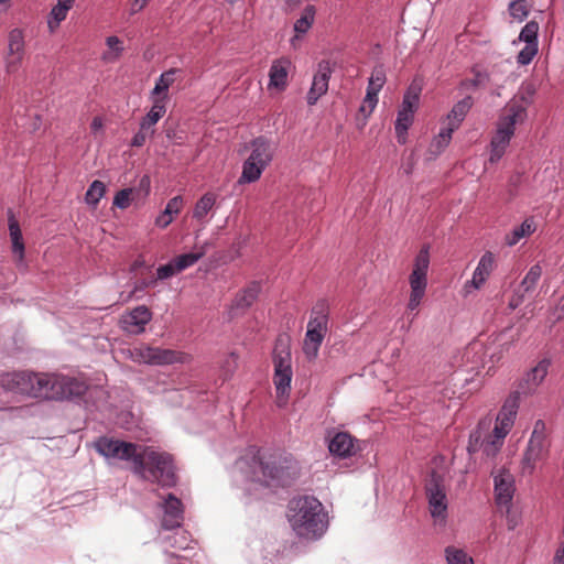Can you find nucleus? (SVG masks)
<instances>
[{"label":"nucleus","mask_w":564,"mask_h":564,"mask_svg":"<svg viewBox=\"0 0 564 564\" xmlns=\"http://www.w3.org/2000/svg\"><path fill=\"white\" fill-rule=\"evenodd\" d=\"M149 135H151L149 130H142L140 128V130L132 138L131 145L142 147L145 143Z\"/></svg>","instance_id":"obj_53"},{"label":"nucleus","mask_w":564,"mask_h":564,"mask_svg":"<svg viewBox=\"0 0 564 564\" xmlns=\"http://www.w3.org/2000/svg\"><path fill=\"white\" fill-rule=\"evenodd\" d=\"M175 73H176L175 69H170V70L161 74V76L156 80L155 86L151 93L152 100L154 98L165 97V102L167 101V90L174 82Z\"/></svg>","instance_id":"obj_34"},{"label":"nucleus","mask_w":564,"mask_h":564,"mask_svg":"<svg viewBox=\"0 0 564 564\" xmlns=\"http://www.w3.org/2000/svg\"><path fill=\"white\" fill-rule=\"evenodd\" d=\"M105 194L106 185L101 181L96 180L89 185L85 194V202L87 205L95 208Z\"/></svg>","instance_id":"obj_37"},{"label":"nucleus","mask_w":564,"mask_h":564,"mask_svg":"<svg viewBox=\"0 0 564 564\" xmlns=\"http://www.w3.org/2000/svg\"><path fill=\"white\" fill-rule=\"evenodd\" d=\"M519 409L518 392L510 394L505 401L500 412L497 415V422L506 427H512Z\"/></svg>","instance_id":"obj_29"},{"label":"nucleus","mask_w":564,"mask_h":564,"mask_svg":"<svg viewBox=\"0 0 564 564\" xmlns=\"http://www.w3.org/2000/svg\"><path fill=\"white\" fill-rule=\"evenodd\" d=\"M547 455V444L529 440L521 460L522 474L532 475L538 462Z\"/></svg>","instance_id":"obj_22"},{"label":"nucleus","mask_w":564,"mask_h":564,"mask_svg":"<svg viewBox=\"0 0 564 564\" xmlns=\"http://www.w3.org/2000/svg\"><path fill=\"white\" fill-rule=\"evenodd\" d=\"M539 24L535 21L528 22L521 30L518 41L524 44H538Z\"/></svg>","instance_id":"obj_41"},{"label":"nucleus","mask_w":564,"mask_h":564,"mask_svg":"<svg viewBox=\"0 0 564 564\" xmlns=\"http://www.w3.org/2000/svg\"><path fill=\"white\" fill-rule=\"evenodd\" d=\"M420 94L421 88L416 85H411L404 94L401 108L398 111L394 128L398 142L401 144L406 141L408 130L413 122L414 112L419 106Z\"/></svg>","instance_id":"obj_9"},{"label":"nucleus","mask_w":564,"mask_h":564,"mask_svg":"<svg viewBox=\"0 0 564 564\" xmlns=\"http://www.w3.org/2000/svg\"><path fill=\"white\" fill-rule=\"evenodd\" d=\"M291 61L289 58L274 59L269 70L268 90L281 93L288 86V75Z\"/></svg>","instance_id":"obj_19"},{"label":"nucleus","mask_w":564,"mask_h":564,"mask_svg":"<svg viewBox=\"0 0 564 564\" xmlns=\"http://www.w3.org/2000/svg\"><path fill=\"white\" fill-rule=\"evenodd\" d=\"M90 132L95 139L101 140L105 135L104 119L99 116L93 118L90 122Z\"/></svg>","instance_id":"obj_49"},{"label":"nucleus","mask_w":564,"mask_h":564,"mask_svg":"<svg viewBox=\"0 0 564 564\" xmlns=\"http://www.w3.org/2000/svg\"><path fill=\"white\" fill-rule=\"evenodd\" d=\"M74 2L75 0H57L56 4L69 11L73 8Z\"/></svg>","instance_id":"obj_62"},{"label":"nucleus","mask_w":564,"mask_h":564,"mask_svg":"<svg viewBox=\"0 0 564 564\" xmlns=\"http://www.w3.org/2000/svg\"><path fill=\"white\" fill-rule=\"evenodd\" d=\"M172 221L173 218L164 210L155 218V225L160 228H166Z\"/></svg>","instance_id":"obj_55"},{"label":"nucleus","mask_w":564,"mask_h":564,"mask_svg":"<svg viewBox=\"0 0 564 564\" xmlns=\"http://www.w3.org/2000/svg\"><path fill=\"white\" fill-rule=\"evenodd\" d=\"M33 372L15 371L1 376V387L8 391L30 395Z\"/></svg>","instance_id":"obj_21"},{"label":"nucleus","mask_w":564,"mask_h":564,"mask_svg":"<svg viewBox=\"0 0 564 564\" xmlns=\"http://www.w3.org/2000/svg\"><path fill=\"white\" fill-rule=\"evenodd\" d=\"M542 275V268L539 263L532 265L520 283L519 290L523 293L533 291Z\"/></svg>","instance_id":"obj_36"},{"label":"nucleus","mask_w":564,"mask_h":564,"mask_svg":"<svg viewBox=\"0 0 564 564\" xmlns=\"http://www.w3.org/2000/svg\"><path fill=\"white\" fill-rule=\"evenodd\" d=\"M134 193V188H123L119 191L115 197L112 205L113 207H117L119 209H126L130 206L131 203V196Z\"/></svg>","instance_id":"obj_44"},{"label":"nucleus","mask_w":564,"mask_h":564,"mask_svg":"<svg viewBox=\"0 0 564 564\" xmlns=\"http://www.w3.org/2000/svg\"><path fill=\"white\" fill-rule=\"evenodd\" d=\"M106 45L107 50L102 53L101 59L107 64L117 62L124 50L122 41L118 36L111 35L106 39Z\"/></svg>","instance_id":"obj_33"},{"label":"nucleus","mask_w":564,"mask_h":564,"mask_svg":"<svg viewBox=\"0 0 564 564\" xmlns=\"http://www.w3.org/2000/svg\"><path fill=\"white\" fill-rule=\"evenodd\" d=\"M430 267V253L429 249H421L416 254L413 269L409 276V283L411 288L410 299L408 308L411 311L416 310L422 299L425 295L427 286V271Z\"/></svg>","instance_id":"obj_8"},{"label":"nucleus","mask_w":564,"mask_h":564,"mask_svg":"<svg viewBox=\"0 0 564 564\" xmlns=\"http://www.w3.org/2000/svg\"><path fill=\"white\" fill-rule=\"evenodd\" d=\"M87 386L84 381L67 376H56L54 400H64L82 397Z\"/></svg>","instance_id":"obj_17"},{"label":"nucleus","mask_w":564,"mask_h":564,"mask_svg":"<svg viewBox=\"0 0 564 564\" xmlns=\"http://www.w3.org/2000/svg\"><path fill=\"white\" fill-rule=\"evenodd\" d=\"M315 13L316 9L314 6L308 4L304 8L301 17L294 23V31L296 35L291 40V44L293 46H295L300 35L305 34L311 29L315 20Z\"/></svg>","instance_id":"obj_31"},{"label":"nucleus","mask_w":564,"mask_h":564,"mask_svg":"<svg viewBox=\"0 0 564 564\" xmlns=\"http://www.w3.org/2000/svg\"><path fill=\"white\" fill-rule=\"evenodd\" d=\"M501 446H502L501 442H499L497 440H491V437L482 441V443H481L482 452L487 457L496 456V454L500 451Z\"/></svg>","instance_id":"obj_48"},{"label":"nucleus","mask_w":564,"mask_h":564,"mask_svg":"<svg viewBox=\"0 0 564 564\" xmlns=\"http://www.w3.org/2000/svg\"><path fill=\"white\" fill-rule=\"evenodd\" d=\"M326 332L327 315L319 314L308 321L303 345V351L308 360H314L317 357Z\"/></svg>","instance_id":"obj_12"},{"label":"nucleus","mask_w":564,"mask_h":564,"mask_svg":"<svg viewBox=\"0 0 564 564\" xmlns=\"http://www.w3.org/2000/svg\"><path fill=\"white\" fill-rule=\"evenodd\" d=\"M24 55V36L23 32L14 29L9 33L8 39V59L7 70L14 72L21 63Z\"/></svg>","instance_id":"obj_23"},{"label":"nucleus","mask_w":564,"mask_h":564,"mask_svg":"<svg viewBox=\"0 0 564 564\" xmlns=\"http://www.w3.org/2000/svg\"><path fill=\"white\" fill-rule=\"evenodd\" d=\"M151 268V264H147L145 260L142 257H139L131 263L130 271L134 274H143L144 272L150 271Z\"/></svg>","instance_id":"obj_51"},{"label":"nucleus","mask_w":564,"mask_h":564,"mask_svg":"<svg viewBox=\"0 0 564 564\" xmlns=\"http://www.w3.org/2000/svg\"><path fill=\"white\" fill-rule=\"evenodd\" d=\"M550 361L546 359L541 360L535 367L525 373L522 380L519 382V389L516 391L518 395L531 394L542 383L547 375Z\"/></svg>","instance_id":"obj_18"},{"label":"nucleus","mask_w":564,"mask_h":564,"mask_svg":"<svg viewBox=\"0 0 564 564\" xmlns=\"http://www.w3.org/2000/svg\"><path fill=\"white\" fill-rule=\"evenodd\" d=\"M183 206H184V199L182 196L178 195V196L171 198L167 202V204L164 208V212H165V214H169L174 219V217L180 214Z\"/></svg>","instance_id":"obj_46"},{"label":"nucleus","mask_w":564,"mask_h":564,"mask_svg":"<svg viewBox=\"0 0 564 564\" xmlns=\"http://www.w3.org/2000/svg\"><path fill=\"white\" fill-rule=\"evenodd\" d=\"M67 13H68V10L62 8V7H58L57 4H55L48 17H47V28L50 30L51 33H54L62 21H64L67 17Z\"/></svg>","instance_id":"obj_42"},{"label":"nucleus","mask_w":564,"mask_h":564,"mask_svg":"<svg viewBox=\"0 0 564 564\" xmlns=\"http://www.w3.org/2000/svg\"><path fill=\"white\" fill-rule=\"evenodd\" d=\"M357 440L347 432H337L328 442L329 453L340 459L349 458L357 452Z\"/></svg>","instance_id":"obj_20"},{"label":"nucleus","mask_w":564,"mask_h":564,"mask_svg":"<svg viewBox=\"0 0 564 564\" xmlns=\"http://www.w3.org/2000/svg\"><path fill=\"white\" fill-rule=\"evenodd\" d=\"M369 83L373 84L376 87H381L386 83V74L384 70L381 67H377L373 69Z\"/></svg>","instance_id":"obj_52"},{"label":"nucleus","mask_w":564,"mask_h":564,"mask_svg":"<svg viewBox=\"0 0 564 564\" xmlns=\"http://www.w3.org/2000/svg\"><path fill=\"white\" fill-rule=\"evenodd\" d=\"M178 274V271L175 269V264L173 260L167 263L160 265L156 270V281L158 280H166L173 275Z\"/></svg>","instance_id":"obj_47"},{"label":"nucleus","mask_w":564,"mask_h":564,"mask_svg":"<svg viewBox=\"0 0 564 564\" xmlns=\"http://www.w3.org/2000/svg\"><path fill=\"white\" fill-rule=\"evenodd\" d=\"M264 478L282 487L290 486L300 477L301 465L292 455L253 456Z\"/></svg>","instance_id":"obj_5"},{"label":"nucleus","mask_w":564,"mask_h":564,"mask_svg":"<svg viewBox=\"0 0 564 564\" xmlns=\"http://www.w3.org/2000/svg\"><path fill=\"white\" fill-rule=\"evenodd\" d=\"M431 516L434 519H445L447 514V498L444 487V478L436 470H432L425 485Z\"/></svg>","instance_id":"obj_11"},{"label":"nucleus","mask_w":564,"mask_h":564,"mask_svg":"<svg viewBox=\"0 0 564 564\" xmlns=\"http://www.w3.org/2000/svg\"><path fill=\"white\" fill-rule=\"evenodd\" d=\"M272 361L274 366L273 384L276 391V404L281 408L285 405L289 399L293 377L291 347L286 337H279L275 340Z\"/></svg>","instance_id":"obj_4"},{"label":"nucleus","mask_w":564,"mask_h":564,"mask_svg":"<svg viewBox=\"0 0 564 564\" xmlns=\"http://www.w3.org/2000/svg\"><path fill=\"white\" fill-rule=\"evenodd\" d=\"M167 564H193V562L188 557L178 556L174 553H169Z\"/></svg>","instance_id":"obj_56"},{"label":"nucleus","mask_w":564,"mask_h":564,"mask_svg":"<svg viewBox=\"0 0 564 564\" xmlns=\"http://www.w3.org/2000/svg\"><path fill=\"white\" fill-rule=\"evenodd\" d=\"M274 145L267 139L260 137L250 143V154L242 164V172L239 176V184L257 182L267 166L273 159Z\"/></svg>","instance_id":"obj_6"},{"label":"nucleus","mask_w":564,"mask_h":564,"mask_svg":"<svg viewBox=\"0 0 564 564\" xmlns=\"http://www.w3.org/2000/svg\"><path fill=\"white\" fill-rule=\"evenodd\" d=\"M215 196L213 194L203 195L195 205L193 217L198 221H203L206 215L215 205Z\"/></svg>","instance_id":"obj_38"},{"label":"nucleus","mask_w":564,"mask_h":564,"mask_svg":"<svg viewBox=\"0 0 564 564\" xmlns=\"http://www.w3.org/2000/svg\"><path fill=\"white\" fill-rule=\"evenodd\" d=\"M471 107L473 98L470 96H467L462 100L457 101L453 106L449 113L446 116L444 126L447 128H453V131L457 130Z\"/></svg>","instance_id":"obj_26"},{"label":"nucleus","mask_w":564,"mask_h":564,"mask_svg":"<svg viewBox=\"0 0 564 564\" xmlns=\"http://www.w3.org/2000/svg\"><path fill=\"white\" fill-rule=\"evenodd\" d=\"M510 430H511V427L503 429L502 424L496 422V425H495V429H494V438L492 440H497V441L503 443V438L508 435Z\"/></svg>","instance_id":"obj_54"},{"label":"nucleus","mask_w":564,"mask_h":564,"mask_svg":"<svg viewBox=\"0 0 564 564\" xmlns=\"http://www.w3.org/2000/svg\"><path fill=\"white\" fill-rule=\"evenodd\" d=\"M261 292V283L251 281L246 288L237 293L232 302V307L246 311L252 306Z\"/></svg>","instance_id":"obj_27"},{"label":"nucleus","mask_w":564,"mask_h":564,"mask_svg":"<svg viewBox=\"0 0 564 564\" xmlns=\"http://www.w3.org/2000/svg\"><path fill=\"white\" fill-rule=\"evenodd\" d=\"M495 500L498 506H509L516 491L514 478L507 469H501L494 477Z\"/></svg>","instance_id":"obj_15"},{"label":"nucleus","mask_w":564,"mask_h":564,"mask_svg":"<svg viewBox=\"0 0 564 564\" xmlns=\"http://www.w3.org/2000/svg\"><path fill=\"white\" fill-rule=\"evenodd\" d=\"M166 112L165 97L154 98L153 105L145 117L142 118L140 126L142 130H149L151 137L154 134V126Z\"/></svg>","instance_id":"obj_28"},{"label":"nucleus","mask_w":564,"mask_h":564,"mask_svg":"<svg viewBox=\"0 0 564 564\" xmlns=\"http://www.w3.org/2000/svg\"><path fill=\"white\" fill-rule=\"evenodd\" d=\"M380 90H381V87H376L373 84L368 83V87H367V93L366 94L378 96Z\"/></svg>","instance_id":"obj_64"},{"label":"nucleus","mask_w":564,"mask_h":564,"mask_svg":"<svg viewBox=\"0 0 564 564\" xmlns=\"http://www.w3.org/2000/svg\"><path fill=\"white\" fill-rule=\"evenodd\" d=\"M8 230L11 239V247H24L22 239V231L19 220L17 219L12 209H8Z\"/></svg>","instance_id":"obj_35"},{"label":"nucleus","mask_w":564,"mask_h":564,"mask_svg":"<svg viewBox=\"0 0 564 564\" xmlns=\"http://www.w3.org/2000/svg\"><path fill=\"white\" fill-rule=\"evenodd\" d=\"M30 397L54 400L56 376L46 373H34L31 378Z\"/></svg>","instance_id":"obj_24"},{"label":"nucleus","mask_w":564,"mask_h":564,"mask_svg":"<svg viewBox=\"0 0 564 564\" xmlns=\"http://www.w3.org/2000/svg\"><path fill=\"white\" fill-rule=\"evenodd\" d=\"M538 226L533 217L524 219L522 224L514 227L512 231L506 236V243L509 247L516 246L521 242L522 239L530 237L535 232Z\"/></svg>","instance_id":"obj_30"},{"label":"nucleus","mask_w":564,"mask_h":564,"mask_svg":"<svg viewBox=\"0 0 564 564\" xmlns=\"http://www.w3.org/2000/svg\"><path fill=\"white\" fill-rule=\"evenodd\" d=\"M95 448L100 455L108 459L132 460V471H142L141 457L138 452L139 446L134 443L100 436L95 442Z\"/></svg>","instance_id":"obj_7"},{"label":"nucleus","mask_w":564,"mask_h":564,"mask_svg":"<svg viewBox=\"0 0 564 564\" xmlns=\"http://www.w3.org/2000/svg\"><path fill=\"white\" fill-rule=\"evenodd\" d=\"M148 1L149 0H133V2L131 4L132 13H135V12H139L140 10H142L147 6Z\"/></svg>","instance_id":"obj_59"},{"label":"nucleus","mask_w":564,"mask_h":564,"mask_svg":"<svg viewBox=\"0 0 564 564\" xmlns=\"http://www.w3.org/2000/svg\"><path fill=\"white\" fill-rule=\"evenodd\" d=\"M132 358L137 362H143L151 366H167L176 362H183L184 354L160 347L141 346L134 348Z\"/></svg>","instance_id":"obj_10"},{"label":"nucleus","mask_w":564,"mask_h":564,"mask_svg":"<svg viewBox=\"0 0 564 564\" xmlns=\"http://www.w3.org/2000/svg\"><path fill=\"white\" fill-rule=\"evenodd\" d=\"M155 283H156V279H151V280L143 279V280H140V281H138L135 283L132 293H134L137 291H143L147 288L153 286Z\"/></svg>","instance_id":"obj_57"},{"label":"nucleus","mask_w":564,"mask_h":564,"mask_svg":"<svg viewBox=\"0 0 564 564\" xmlns=\"http://www.w3.org/2000/svg\"><path fill=\"white\" fill-rule=\"evenodd\" d=\"M517 294H518L517 300L512 299L510 304H509L512 308H516L522 302V300H523V297L525 295V293H523L520 290L517 291Z\"/></svg>","instance_id":"obj_60"},{"label":"nucleus","mask_w":564,"mask_h":564,"mask_svg":"<svg viewBox=\"0 0 564 564\" xmlns=\"http://www.w3.org/2000/svg\"><path fill=\"white\" fill-rule=\"evenodd\" d=\"M152 319V313L145 305L134 307L131 312L121 317L122 328L130 334H141L145 325Z\"/></svg>","instance_id":"obj_16"},{"label":"nucleus","mask_w":564,"mask_h":564,"mask_svg":"<svg viewBox=\"0 0 564 564\" xmlns=\"http://www.w3.org/2000/svg\"><path fill=\"white\" fill-rule=\"evenodd\" d=\"M24 250L25 249H12L13 251V258L17 262H22L24 258Z\"/></svg>","instance_id":"obj_63"},{"label":"nucleus","mask_w":564,"mask_h":564,"mask_svg":"<svg viewBox=\"0 0 564 564\" xmlns=\"http://www.w3.org/2000/svg\"><path fill=\"white\" fill-rule=\"evenodd\" d=\"M330 75L332 68L329 62H319L313 77L312 86L307 93L306 99L308 105H315L317 100L327 93Z\"/></svg>","instance_id":"obj_13"},{"label":"nucleus","mask_w":564,"mask_h":564,"mask_svg":"<svg viewBox=\"0 0 564 564\" xmlns=\"http://www.w3.org/2000/svg\"><path fill=\"white\" fill-rule=\"evenodd\" d=\"M510 15L518 20L523 21L528 17V4L525 0H514L509 6Z\"/></svg>","instance_id":"obj_43"},{"label":"nucleus","mask_w":564,"mask_h":564,"mask_svg":"<svg viewBox=\"0 0 564 564\" xmlns=\"http://www.w3.org/2000/svg\"><path fill=\"white\" fill-rule=\"evenodd\" d=\"M534 91L532 85L522 86L520 91L501 109L496 131L490 141L489 161L491 163L498 162L503 156L514 135L516 126L525 121L527 110L532 102Z\"/></svg>","instance_id":"obj_1"},{"label":"nucleus","mask_w":564,"mask_h":564,"mask_svg":"<svg viewBox=\"0 0 564 564\" xmlns=\"http://www.w3.org/2000/svg\"><path fill=\"white\" fill-rule=\"evenodd\" d=\"M536 54L538 44H525L524 47L519 52L517 62L523 66L529 65Z\"/></svg>","instance_id":"obj_45"},{"label":"nucleus","mask_w":564,"mask_h":564,"mask_svg":"<svg viewBox=\"0 0 564 564\" xmlns=\"http://www.w3.org/2000/svg\"><path fill=\"white\" fill-rule=\"evenodd\" d=\"M495 265L494 254L486 252L479 260L476 270L474 271L473 279L465 283L466 292L469 288L478 290L488 279Z\"/></svg>","instance_id":"obj_25"},{"label":"nucleus","mask_w":564,"mask_h":564,"mask_svg":"<svg viewBox=\"0 0 564 564\" xmlns=\"http://www.w3.org/2000/svg\"><path fill=\"white\" fill-rule=\"evenodd\" d=\"M453 128L442 127L438 134L432 140L429 147L430 158L438 156L449 144L453 134Z\"/></svg>","instance_id":"obj_32"},{"label":"nucleus","mask_w":564,"mask_h":564,"mask_svg":"<svg viewBox=\"0 0 564 564\" xmlns=\"http://www.w3.org/2000/svg\"><path fill=\"white\" fill-rule=\"evenodd\" d=\"M364 101L368 104V113H371L378 104V96L366 94Z\"/></svg>","instance_id":"obj_58"},{"label":"nucleus","mask_w":564,"mask_h":564,"mask_svg":"<svg viewBox=\"0 0 564 564\" xmlns=\"http://www.w3.org/2000/svg\"><path fill=\"white\" fill-rule=\"evenodd\" d=\"M445 556L447 564H474V560L464 550L456 549L455 546H447L445 549Z\"/></svg>","instance_id":"obj_39"},{"label":"nucleus","mask_w":564,"mask_h":564,"mask_svg":"<svg viewBox=\"0 0 564 564\" xmlns=\"http://www.w3.org/2000/svg\"><path fill=\"white\" fill-rule=\"evenodd\" d=\"M204 256V252H188L181 256H177L176 258L172 259L176 271L182 272L185 269L194 265L202 257Z\"/></svg>","instance_id":"obj_40"},{"label":"nucleus","mask_w":564,"mask_h":564,"mask_svg":"<svg viewBox=\"0 0 564 564\" xmlns=\"http://www.w3.org/2000/svg\"><path fill=\"white\" fill-rule=\"evenodd\" d=\"M292 529L308 540L319 539L327 529V514L318 499L311 496L294 498L289 505Z\"/></svg>","instance_id":"obj_2"},{"label":"nucleus","mask_w":564,"mask_h":564,"mask_svg":"<svg viewBox=\"0 0 564 564\" xmlns=\"http://www.w3.org/2000/svg\"><path fill=\"white\" fill-rule=\"evenodd\" d=\"M163 519L162 527L165 530L180 528L184 519L183 502L175 495L169 494L162 503Z\"/></svg>","instance_id":"obj_14"},{"label":"nucleus","mask_w":564,"mask_h":564,"mask_svg":"<svg viewBox=\"0 0 564 564\" xmlns=\"http://www.w3.org/2000/svg\"><path fill=\"white\" fill-rule=\"evenodd\" d=\"M142 471L133 473L144 480H151L162 487H174L177 482L175 466L170 454L158 452L152 447H144L139 452Z\"/></svg>","instance_id":"obj_3"},{"label":"nucleus","mask_w":564,"mask_h":564,"mask_svg":"<svg viewBox=\"0 0 564 564\" xmlns=\"http://www.w3.org/2000/svg\"><path fill=\"white\" fill-rule=\"evenodd\" d=\"M413 166H414V159H413V156H411V158L409 159V162H406V163H404V164L402 165V170H403V172H404L405 174H410V173L412 172V170H413Z\"/></svg>","instance_id":"obj_61"},{"label":"nucleus","mask_w":564,"mask_h":564,"mask_svg":"<svg viewBox=\"0 0 564 564\" xmlns=\"http://www.w3.org/2000/svg\"><path fill=\"white\" fill-rule=\"evenodd\" d=\"M544 432H545V423H544V421L538 420L534 423V429H533V432L531 434L530 440L531 441H538V442L546 443V441H545V433Z\"/></svg>","instance_id":"obj_50"}]
</instances>
